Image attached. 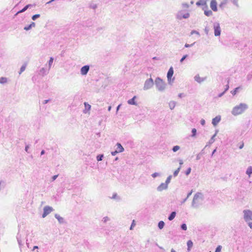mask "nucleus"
I'll use <instances>...</instances> for the list:
<instances>
[{
    "mask_svg": "<svg viewBox=\"0 0 252 252\" xmlns=\"http://www.w3.org/2000/svg\"><path fill=\"white\" fill-rule=\"evenodd\" d=\"M248 107V105L246 103H241L233 108L231 111V114L233 116L241 115L247 110Z\"/></svg>",
    "mask_w": 252,
    "mask_h": 252,
    "instance_id": "nucleus-1",
    "label": "nucleus"
},
{
    "mask_svg": "<svg viewBox=\"0 0 252 252\" xmlns=\"http://www.w3.org/2000/svg\"><path fill=\"white\" fill-rule=\"evenodd\" d=\"M204 199V195L202 193L199 192H197L193 196L191 206L194 208H198L202 204Z\"/></svg>",
    "mask_w": 252,
    "mask_h": 252,
    "instance_id": "nucleus-2",
    "label": "nucleus"
},
{
    "mask_svg": "<svg viewBox=\"0 0 252 252\" xmlns=\"http://www.w3.org/2000/svg\"><path fill=\"white\" fill-rule=\"evenodd\" d=\"M155 85L156 89L160 92H163L165 91L166 87V84L160 77H157L155 81Z\"/></svg>",
    "mask_w": 252,
    "mask_h": 252,
    "instance_id": "nucleus-3",
    "label": "nucleus"
},
{
    "mask_svg": "<svg viewBox=\"0 0 252 252\" xmlns=\"http://www.w3.org/2000/svg\"><path fill=\"white\" fill-rule=\"evenodd\" d=\"M154 84L155 82H154V80L152 78L147 79L144 83L143 90H148L151 89L153 87Z\"/></svg>",
    "mask_w": 252,
    "mask_h": 252,
    "instance_id": "nucleus-4",
    "label": "nucleus"
},
{
    "mask_svg": "<svg viewBox=\"0 0 252 252\" xmlns=\"http://www.w3.org/2000/svg\"><path fill=\"white\" fill-rule=\"evenodd\" d=\"M184 10H181L179 11L176 15V17L178 20H182L183 19H188L189 17V13L187 12L184 13Z\"/></svg>",
    "mask_w": 252,
    "mask_h": 252,
    "instance_id": "nucleus-5",
    "label": "nucleus"
},
{
    "mask_svg": "<svg viewBox=\"0 0 252 252\" xmlns=\"http://www.w3.org/2000/svg\"><path fill=\"white\" fill-rule=\"evenodd\" d=\"M244 219L246 222L252 220V211L244 210L243 211Z\"/></svg>",
    "mask_w": 252,
    "mask_h": 252,
    "instance_id": "nucleus-6",
    "label": "nucleus"
},
{
    "mask_svg": "<svg viewBox=\"0 0 252 252\" xmlns=\"http://www.w3.org/2000/svg\"><path fill=\"white\" fill-rule=\"evenodd\" d=\"M174 73V70L173 67L171 66L167 73V81L169 84H172V82L174 80V78H173L172 80H171L172 77L173 76Z\"/></svg>",
    "mask_w": 252,
    "mask_h": 252,
    "instance_id": "nucleus-7",
    "label": "nucleus"
},
{
    "mask_svg": "<svg viewBox=\"0 0 252 252\" xmlns=\"http://www.w3.org/2000/svg\"><path fill=\"white\" fill-rule=\"evenodd\" d=\"M214 34L216 36H220L221 33V29L220 24L218 22H215L213 25Z\"/></svg>",
    "mask_w": 252,
    "mask_h": 252,
    "instance_id": "nucleus-8",
    "label": "nucleus"
},
{
    "mask_svg": "<svg viewBox=\"0 0 252 252\" xmlns=\"http://www.w3.org/2000/svg\"><path fill=\"white\" fill-rule=\"evenodd\" d=\"M53 211V208L49 206H46L43 208V213L42 217L43 218H45L48 215Z\"/></svg>",
    "mask_w": 252,
    "mask_h": 252,
    "instance_id": "nucleus-9",
    "label": "nucleus"
},
{
    "mask_svg": "<svg viewBox=\"0 0 252 252\" xmlns=\"http://www.w3.org/2000/svg\"><path fill=\"white\" fill-rule=\"evenodd\" d=\"M90 69V65H85L82 66L80 69V73L82 75H86L87 74Z\"/></svg>",
    "mask_w": 252,
    "mask_h": 252,
    "instance_id": "nucleus-10",
    "label": "nucleus"
},
{
    "mask_svg": "<svg viewBox=\"0 0 252 252\" xmlns=\"http://www.w3.org/2000/svg\"><path fill=\"white\" fill-rule=\"evenodd\" d=\"M208 0H199L196 3V4L197 6H204L203 8H205L206 9H208V6L207 5V1Z\"/></svg>",
    "mask_w": 252,
    "mask_h": 252,
    "instance_id": "nucleus-11",
    "label": "nucleus"
},
{
    "mask_svg": "<svg viewBox=\"0 0 252 252\" xmlns=\"http://www.w3.org/2000/svg\"><path fill=\"white\" fill-rule=\"evenodd\" d=\"M168 188V185L165 183H162L160 184L157 188V190L158 191H162L164 189H166Z\"/></svg>",
    "mask_w": 252,
    "mask_h": 252,
    "instance_id": "nucleus-12",
    "label": "nucleus"
},
{
    "mask_svg": "<svg viewBox=\"0 0 252 252\" xmlns=\"http://www.w3.org/2000/svg\"><path fill=\"white\" fill-rule=\"evenodd\" d=\"M221 120V117L220 115L217 116L212 119V123L214 126H216Z\"/></svg>",
    "mask_w": 252,
    "mask_h": 252,
    "instance_id": "nucleus-13",
    "label": "nucleus"
},
{
    "mask_svg": "<svg viewBox=\"0 0 252 252\" xmlns=\"http://www.w3.org/2000/svg\"><path fill=\"white\" fill-rule=\"evenodd\" d=\"M210 7L212 10L214 11H217V3L216 0H212L210 3Z\"/></svg>",
    "mask_w": 252,
    "mask_h": 252,
    "instance_id": "nucleus-14",
    "label": "nucleus"
},
{
    "mask_svg": "<svg viewBox=\"0 0 252 252\" xmlns=\"http://www.w3.org/2000/svg\"><path fill=\"white\" fill-rule=\"evenodd\" d=\"M194 79L197 82L201 83L206 79V77L201 78L198 74H197L194 76Z\"/></svg>",
    "mask_w": 252,
    "mask_h": 252,
    "instance_id": "nucleus-15",
    "label": "nucleus"
},
{
    "mask_svg": "<svg viewBox=\"0 0 252 252\" xmlns=\"http://www.w3.org/2000/svg\"><path fill=\"white\" fill-rule=\"evenodd\" d=\"M17 239L20 247L23 245L24 240L22 238L21 234L19 233L17 235Z\"/></svg>",
    "mask_w": 252,
    "mask_h": 252,
    "instance_id": "nucleus-16",
    "label": "nucleus"
},
{
    "mask_svg": "<svg viewBox=\"0 0 252 252\" xmlns=\"http://www.w3.org/2000/svg\"><path fill=\"white\" fill-rule=\"evenodd\" d=\"M49 68L47 69L44 67H42L40 69L39 74L43 76L45 75H47L49 73Z\"/></svg>",
    "mask_w": 252,
    "mask_h": 252,
    "instance_id": "nucleus-17",
    "label": "nucleus"
},
{
    "mask_svg": "<svg viewBox=\"0 0 252 252\" xmlns=\"http://www.w3.org/2000/svg\"><path fill=\"white\" fill-rule=\"evenodd\" d=\"M55 217L56 219L58 220L60 223L63 224L65 223L64 219L63 217H61L59 215L56 214L55 215Z\"/></svg>",
    "mask_w": 252,
    "mask_h": 252,
    "instance_id": "nucleus-18",
    "label": "nucleus"
},
{
    "mask_svg": "<svg viewBox=\"0 0 252 252\" xmlns=\"http://www.w3.org/2000/svg\"><path fill=\"white\" fill-rule=\"evenodd\" d=\"M32 5L31 4H29L26 5L25 6H24L21 10L18 11L16 14V15H18L19 13L24 12L26 11L29 8L31 7Z\"/></svg>",
    "mask_w": 252,
    "mask_h": 252,
    "instance_id": "nucleus-19",
    "label": "nucleus"
},
{
    "mask_svg": "<svg viewBox=\"0 0 252 252\" xmlns=\"http://www.w3.org/2000/svg\"><path fill=\"white\" fill-rule=\"evenodd\" d=\"M203 10L204 11V14L207 16H210L213 15V12L210 10H208L205 8H203Z\"/></svg>",
    "mask_w": 252,
    "mask_h": 252,
    "instance_id": "nucleus-20",
    "label": "nucleus"
},
{
    "mask_svg": "<svg viewBox=\"0 0 252 252\" xmlns=\"http://www.w3.org/2000/svg\"><path fill=\"white\" fill-rule=\"evenodd\" d=\"M136 96H134L131 99H129L128 101H127V103L129 104H130V105H137V103L135 100V98H136Z\"/></svg>",
    "mask_w": 252,
    "mask_h": 252,
    "instance_id": "nucleus-21",
    "label": "nucleus"
},
{
    "mask_svg": "<svg viewBox=\"0 0 252 252\" xmlns=\"http://www.w3.org/2000/svg\"><path fill=\"white\" fill-rule=\"evenodd\" d=\"M176 215V212L175 211L172 212L168 217L169 220H172Z\"/></svg>",
    "mask_w": 252,
    "mask_h": 252,
    "instance_id": "nucleus-22",
    "label": "nucleus"
},
{
    "mask_svg": "<svg viewBox=\"0 0 252 252\" xmlns=\"http://www.w3.org/2000/svg\"><path fill=\"white\" fill-rule=\"evenodd\" d=\"M117 147L116 150H117L119 153L123 152L124 151V148L120 143H117Z\"/></svg>",
    "mask_w": 252,
    "mask_h": 252,
    "instance_id": "nucleus-23",
    "label": "nucleus"
},
{
    "mask_svg": "<svg viewBox=\"0 0 252 252\" xmlns=\"http://www.w3.org/2000/svg\"><path fill=\"white\" fill-rule=\"evenodd\" d=\"M246 173L250 177L251 175L252 174V166H249L248 168L247 169Z\"/></svg>",
    "mask_w": 252,
    "mask_h": 252,
    "instance_id": "nucleus-24",
    "label": "nucleus"
},
{
    "mask_svg": "<svg viewBox=\"0 0 252 252\" xmlns=\"http://www.w3.org/2000/svg\"><path fill=\"white\" fill-rule=\"evenodd\" d=\"M176 106V102L174 101H171L169 102V106L170 109H173Z\"/></svg>",
    "mask_w": 252,
    "mask_h": 252,
    "instance_id": "nucleus-25",
    "label": "nucleus"
},
{
    "mask_svg": "<svg viewBox=\"0 0 252 252\" xmlns=\"http://www.w3.org/2000/svg\"><path fill=\"white\" fill-rule=\"evenodd\" d=\"M165 225V223L163 221L160 220L158 223V227L159 229H161L163 228Z\"/></svg>",
    "mask_w": 252,
    "mask_h": 252,
    "instance_id": "nucleus-26",
    "label": "nucleus"
},
{
    "mask_svg": "<svg viewBox=\"0 0 252 252\" xmlns=\"http://www.w3.org/2000/svg\"><path fill=\"white\" fill-rule=\"evenodd\" d=\"M217 131H216V133L212 136V137L211 138V139H210L209 141V143L210 144H211L212 143H213L215 141V136H216L217 134Z\"/></svg>",
    "mask_w": 252,
    "mask_h": 252,
    "instance_id": "nucleus-27",
    "label": "nucleus"
},
{
    "mask_svg": "<svg viewBox=\"0 0 252 252\" xmlns=\"http://www.w3.org/2000/svg\"><path fill=\"white\" fill-rule=\"evenodd\" d=\"M7 79L6 77H1L0 78V83L3 84L7 82Z\"/></svg>",
    "mask_w": 252,
    "mask_h": 252,
    "instance_id": "nucleus-28",
    "label": "nucleus"
},
{
    "mask_svg": "<svg viewBox=\"0 0 252 252\" xmlns=\"http://www.w3.org/2000/svg\"><path fill=\"white\" fill-rule=\"evenodd\" d=\"M26 64L25 63L24 64H23L20 68V71L19 72V74H21L23 71H25V69H26Z\"/></svg>",
    "mask_w": 252,
    "mask_h": 252,
    "instance_id": "nucleus-29",
    "label": "nucleus"
},
{
    "mask_svg": "<svg viewBox=\"0 0 252 252\" xmlns=\"http://www.w3.org/2000/svg\"><path fill=\"white\" fill-rule=\"evenodd\" d=\"M54 58L53 57H50V60L48 62V65H49V70L51 68V65L53 63Z\"/></svg>",
    "mask_w": 252,
    "mask_h": 252,
    "instance_id": "nucleus-30",
    "label": "nucleus"
},
{
    "mask_svg": "<svg viewBox=\"0 0 252 252\" xmlns=\"http://www.w3.org/2000/svg\"><path fill=\"white\" fill-rule=\"evenodd\" d=\"M104 156L103 154H99L96 156V159L98 161H101L103 159Z\"/></svg>",
    "mask_w": 252,
    "mask_h": 252,
    "instance_id": "nucleus-31",
    "label": "nucleus"
},
{
    "mask_svg": "<svg viewBox=\"0 0 252 252\" xmlns=\"http://www.w3.org/2000/svg\"><path fill=\"white\" fill-rule=\"evenodd\" d=\"M240 88V87L236 88L234 90L231 91V93L233 95H235L238 92L239 89Z\"/></svg>",
    "mask_w": 252,
    "mask_h": 252,
    "instance_id": "nucleus-32",
    "label": "nucleus"
},
{
    "mask_svg": "<svg viewBox=\"0 0 252 252\" xmlns=\"http://www.w3.org/2000/svg\"><path fill=\"white\" fill-rule=\"evenodd\" d=\"M187 246L188 250H189L190 248H191L193 246V243L191 240H189L187 242Z\"/></svg>",
    "mask_w": 252,
    "mask_h": 252,
    "instance_id": "nucleus-33",
    "label": "nucleus"
},
{
    "mask_svg": "<svg viewBox=\"0 0 252 252\" xmlns=\"http://www.w3.org/2000/svg\"><path fill=\"white\" fill-rule=\"evenodd\" d=\"M84 106H85V110H90L91 108V106L88 104L87 102H84Z\"/></svg>",
    "mask_w": 252,
    "mask_h": 252,
    "instance_id": "nucleus-34",
    "label": "nucleus"
},
{
    "mask_svg": "<svg viewBox=\"0 0 252 252\" xmlns=\"http://www.w3.org/2000/svg\"><path fill=\"white\" fill-rule=\"evenodd\" d=\"M181 169V166H180L179 168H178L173 173V176L174 177H176L178 174H179V172H180Z\"/></svg>",
    "mask_w": 252,
    "mask_h": 252,
    "instance_id": "nucleus-35",
    "label": "nucleus"
},
{
    "mask_svg": "<svg viewBox=\"0 0 252 252\" xmlns=\"http://www.w3.org/2000/svg\"><path fill=\"white\" fill-rule=\"evenodd\" d=\"M180 149V147L179 146L176 145V146H173L172 150L173 152H176Z\"/></svg>",
    "mask_w": 252,
    "mask_h": 252,
    "instance_id": "nucleus-36",
    "label": "nucleus"
},
{
    "mask_svg": "<svg viewBox=\"0 0 252 252\" xmlns=\"http://www.w3.org/2000/svg\"><path fill=\"white\" fill-rule=\"evenodd\" d=\"M247 79L250 81L252 79V71H251L247 76Z\"/></svg>",
    "mask_w": 252,
    "mask_h": 252,
    "instance_id": "nucleus-37",
    "label": "nucleus"
},
{
    "mask_svg": "<svg viewBox=\"0 0 252 252\" xmlns=\"http://www.w3.org/2000/svg\"><path fill=\"white\" fill-rule=\"evenodd\" d=\"M172 175H169L166 179V181H165V183L168 185L169 183L171 181V178H172Z\"/></svg>",
    "mask_w": 252,
    "mask_h": 252,
    "instance_id": "nucleus-38",
    "label": "nucleus"
},
{
    "mask_svg": "<svg viewBox=\"0 0 252 252\" xmlns=\"http://www.w3.org/2000/svg\"><path fill=\"white\" fill-rule=\"evenodd\" d=\"M181 228L182 230H187V226L186 225V223H182L181 225Z\"/></svg>",
    "mask_w": 252,
    "mask_h": 252,
    "instance_id": "nucleus-39",
    "label": "nucleus"
},
{
    "mask_svg": "<svg viewBox=\"0 0 252 252\" xmlns=\"http://www.w3.org/2000/svg\"><path fill=\"white\" fill-rule=\"evenodd\" d=\"M40 15L39 14H35L32 17V19L33 21H35L36 19L40 17Z\"/></svg>",
    "mask_w": 252,
    "mask_h": 252,
    "instance_id": "nucleus-40",
    "label": "nucleus"
},
{
    "mask_svg": "<svg viewBox=\"0 0 252 252\" xmlns=\"http://www.w3.org/2000/svg\"><path fill=\"white\" fill-rule=\"evenodd\" d=\"M196 132H197V130L195 128H192L191 130V133H192L191 136L192 137L195 136L196 135Z\"/></svg>",
    "mask_w": 252,
    "mask_h": 252,
    "instance_id": "nucleus-41",
    "label": "nucleus"
},
{
    "mask_svg": "<svg viewBox=\"0 0 252 252\" xmlns=\"http://www.w3.org/2000/svg\"><path fill=\"white\" fill-rule=\"evenodd\" d=\"M5 185V183L3 181H0V191L2 189H3Z\"/></svg>",
    "mask_w": 252,
    "mask_h": 252,
    "instance_id": "nucleus-42",
    "label": "nucleus"
},
{
    "mask_svg": "<svg viewBox=\"0 0 252 252\" xmlns=\"http://www.w3.org/2000/svg\"><path fill=\"white\" fill-rule=\"evenodd\" d=\"M112 199H120V197H119L118 195H117V194L116 193H113L112 197H111Z\"/></svg>",
    "mask_w": 252,
    "mask_h": 252,
    "instance_id": "nucleus-43",
    "label": "nucleus"
},
{
    "mask_svg": "<svg viewBox=\"0 0 252 252\" xmlns=\"http://www.w3.org/2000/svg\"><path fill=\"white\" fill-rule=\"evenodd\" d=\"M232 3L237 7H239L238 0H232Z\"/></svg>",
    "mask_w": 252,
    "mask_h": 252,
    "instance_id": "nucleus-44",
    "label": "nucleus"
},
{
    "mask_svg": "<svg viewBox=\"0 0 252 252\" xmlns=\"http://www.w3.org/2000/svg\"><path fill=\"white\" fill-rule=\"evenodd\" d=\"M110 220V219L108 217H105L103 218L102 221L104 223H106L107 221H109Z\"/></svg>",
    "mask_w": 252,
    "mask_h": 252,
    "instance_id": "nucleus-45",
    "label": "nucleus"
},
{
    "mask_svg": "<svg viewBox=\"0 0 252 252\" xmlns=\"http://www.w3.org/2000/svg\"><path fill=\"white\" fill-rule=\"evenodd\" d=\"M182 6L183 8H188L189 7V4L187 3H183L182 4Z\"/></svg>",
    "mask_w": 252,
    "mask_h": 252,
    "instance_id": "nucleus-46",
    "label": "nucleus"
},
{
    "mask_svg": "<svg viewBox=\"0 0 252 252\" xmlns=\"http://www.w3.org/2000/svg\"><path fill=\"white\" fill-rule=\"evenodd\" d=\"M188 57V55H185L183 56V57L181 59L180 62L181 63H182L183 61Z\"/></svg>",
    "mask_w": 252,
    "mask_h": 252,
    "instance_id": "nucleus-47",
    "label": "nucleus"
},
{
    "mask_svg": "<svg viewBox=\"0 0 252 252\" xmlns=\"http://www.w3.org/2000/svg\"><path fill=\"white\" fill-rule=\"evenodd\" d=\"M202 155V154L201 153H199V154H198L196 157V160H199L201 158Z\"/></svg>",
    "mask_w": 252,
    "mask_h": 252,
    "instance_id": "nucleus-48",
    "label": "nucleus"
},
{
    "mask_svg": "<svg viewBox=\"0 0 252 252\" xmlns=\"http://www.w3.org/2000/svg\"><path fill=\"white\" fill-rule=\"evenodd\" d=\"M191 170V168H190V167L188 168L186 171V173H185L186 175L187 176L189 175L190 173Z\"/></svg>",
    "mask_w": 252,
    "mask_h": 252,
    "instance_id": "nucleus-49",
    "label": "nucleus"
},
{
    "mask_svg": "<svg viewBox=\"0 0 252 252\" xmlns=\"http://www.w3.org/2000/svg\"><path fill=\"white\" fill-rule=\"evenodd\" d=\"M221 246H218L216 249V250H215V252H220V251H221Z\"/></svg>",
    "mask_w": 252,
    "mask_h": 252,
    "instance_id": "nucleus-50",
    "label": "nucleus"
},
{
    "mask_svg": "<svg viewBox=\"0 0 252 252\" xmlns=\"http://www.w3.org/2000/svg\"><path fill=\"white\" fill-rule=\"evenodd\" d=\"M195 43V42H193V43H192L191 44H189L186 43L185 45V47L186 48L190 47L192 46Z\"/></svg>",
    "mask_w": 252,
    "mask_h": 252,
    "instance_id": "nucleus-51",
    "label": "nucleus"
},
{
    "mask_svg": "<svg viewBox=\"0 0 252 252\" xmlns=\"http://www.w3.org/2000/svg\"><path fill=\"white\" fill-rule=\"evenodd\" d=\"M159 173H158V172H155L153 174H152V176L153 177V178H156L158 176H159Z\"/></svg>",
    "mask_w": 252,
    "mask_h": 252,
    "instance_id": "nucleus-52",
    "label": "nucleus"
},
{
    "mask_svg": "<svg viewBox=\"0 0 252 252\" xmlns=\"http://www.w3.org/2000/svg\"><path fill=\"white\" fill-rule=\"evenodd\" d=\"M31 29H32V28L30 25H29L27 26H25L24 28V29L26 31H29V30H31Z\"/></svg>",
    "mask_w": 252,
    "mask_h": 252,
    "instance_id": "nucleus-53",
    "label": "nucleus"
},
{
    "mask_svg": "<svg viewBox=\"0 0 252 252\" xmlns=\"http://www.w3.org/2000/svg\"><path fill=\"white\" fill-rule=\"evenodd\" d=\"M30 148L29 145H26L25 146V151L27 152L28 153H30V152L29 151V149Z\"/></svg>",
    "mask_w": 252,
    "mask_h": 252,
    "instance_id": "nucleus-54",
    "label": "nucleus"
},
{
    "mask_svg": "<svg viewBox=\"0 0 252 252\" xmlns=\"http://www.w3.org/2000/svg\"><path fill=\"white\" fill-rule=\"evenodd\" d=\"M59 175H54L52 177V181H54L58 177Z\"/></svg>",
    "mask_w": 252,
    "mask_h": 252,
    "instance_id": "nucleus-55",
    "label": "nucleus"
},
{
    "mask_svg": "<svg viewBox=\"0 0 252 252\" xmlns=\"http://www.w3.org/2000/svg\"><path fill=\"white\" fill-rule=\"evenodd\" d=\"M90 7L93 9H95L97 7V5L96 4H92L90 5Z\"/></svg>",
    "mask_w": 252,
    "mask_h": 252,
    "instance_id": "nucleus-56",
    "label": "nucleus"
},
{
    "mask_svg": "<svg viewBox=\"0 0 252 252\" xmlns=\"http://www.w3.org/2000/svg\"><path fill=\"white\" fill-rule=\"evenodd\" d=\"M226 0L225 1H224V2H221L220 5H219V6H220V7L222 8V7H223V6L224 5H225V4H226Z\"/></svg>",
    "mask_w": 252,
    "mask_h": 252,
    "instance_id": "nucleus-57",
    "label": "nucleus"
},
{
    "mask_svg": "<svg viewBox=\"0 0 252 252\" xmlns=\"http://www.w3.org/2000/svg\"><path fill=\"white\" fill-rule=\"evenodd\" d=\"M248 225L251 228H252V220L249 221L248 222H247Z\"/></svg>",
    "mask_w": 252,
    "mask_h": 252,
    "instance_id": "nucleus-58",
    "label": "nucleus"
},
{
    "mask_svg": "<svg viewBox=\"0 0 252 252\" xmlns=\"http://www.w3.org/2000/svg\"><path fill=\"white\" fill-rule=\"evenodd\" d=\"M191 33V34H194V33H195V34H198V35H199V33L197 31H195V30H193V31H192L191 32V33Z\"/></svg>",
    "mask_w": 252,
    "mask_h": 252,
    "instance_id": "nucleus-59",
    "label": "nucleus"
},
{
    "mask_svg": "<svg viewBox=\"0 0 252 252\" xmlns=\"http://www.w3.org/2000/svg\"><path fill=\"white\" fill-rule=\"evenodd\" d=\"M119 152L117 151V150H115V151H113L111 152V155L112 156H115L117 154H118Z\"/></svg>",
    "mask_w": 252,
    "mask_h": 252,
    "instance_id": "nucleus-60",
    "label": "nucleus"
},
{
    "mask_svg": "<svg viewBox=\"0 0 252 252\" xmlns=\"http://www.w3.org/2000/svg\"><path fill=\"white\" fill-rule=\"evenodd\" d=\"M228 89H229V85H228V82L227 84L225 86V88L224 92L225 93Z\"/></svg>",
    "mask_w": 252,
    "mask_h": 252,
    "instance_id": "nucleus-61",
    "label": "nucleus"
},
{
    "mask_svg": "<svg viewBox=\"0 0 252 252\" xmlns=\"http://www.w3.org/2000/svg\"><path fill=\"white\" fill-rule=\"evenodd\" d=\"M200 124L202 126H204L205 124V121L204 119H201L200 121Z\"/></svg>",
    "mask_w": 252,
    "mask_h": 252,
    "instance_id": "nucleus-62",
    "label": "nucleus"
},
{
    "mask_svg": "<svg viewBox=\"0 0 252 252\" xmlns=\"http://www.w3.org/2000/svg\"><path fill=\"white\" fill-rule=\"evenodd\" d=\"M50 99L44 100L43 101V104H47L48 102H49L50 101Z\"/></svg>",
    "mask_w": 252,
    "mask_h": 252,
    "instance_id": "nucleus-63",
    "label": "nucleus"
},
{
    "mask_svg": "<svg viewBox=\"0 0 252 252\" xmlns=\"http://www.w3.org/2000/svg\"><path fill=\"white\" fill-rule=\"evenodd\" d=\"M225 93L223 91L222 93L219 94H218V97H221L223 95H224V94Z\"/></svg>",
    "mask_w": 252,
    "mask_h": 252,
    "instance_id": "nucleus-64",
    "label": "nucleus"
}]
</instances>
